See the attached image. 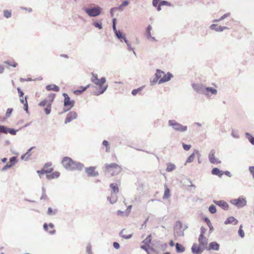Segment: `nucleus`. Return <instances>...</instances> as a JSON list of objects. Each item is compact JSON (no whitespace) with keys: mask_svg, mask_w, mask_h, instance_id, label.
I'll list each match as a JSON object with an SVG mask.
<instances>
[{"mask_svg":"<svg viewBox=\"0 0 254 254\" xmlns=\"http://www.w3.org/2000/svg\"><path fill=\"white\" fill-rule=\"evenodd\" d=\"M62 164L64 168L68 171H81L84 167V165L82 163L75 161L69 157H64L62 161Z\"/></svg>","mask_w":254,"mask_h":254,"instance_id":"1","label":"nucleus"},{"mask_svg":"<svg viewBox=\"0 0 254 254\" xmlns=\"http://www.w3.org/2000/svg\"><path fill=\"white\" fill-rule=\"evenodd\" d=\"M106 79L104 77H101L100 79H97V80L94 81L93 83L96 85L99 86V90L96 91L94 93V95L98 96L103 94L108 88V85H104L106 82Z\"/></svg>","mask_w":254,"mask_h":254,"instance_id":"2","label":"nucleus"},{"mask_svg":"<svg viewBox=\"0 0 254 254\" xmlns=\"http://www.w3.org/2000/svg\"><path fill=\"white\" fill-rule=\"evenodd\" d=\"M94 6L83 8L85 12L90 17H97L100 15L102 8L98 5L92 4Z\"/></svg>","mask_w":254,"mask_h":254,"instance_id":"3","label":"nucleus"},{"mask_svg":"<svg viewBox=\"0 0 254 254\" xmlns=\"http://www.w3.org/2000/svg\"><path fill=\"white\" fill-rule=\"evenodd\" d=\"M168 126L177 131L185 132L187 130V126H184L178 123L176 120H171L168 121Z\"/></svg>","mask_w":254,"mask_h":254,"instance_id":"4","label":"nucleus"},{"mask_svg":"<svg viewBox=\"0 0 254 254\" xmlns=\"http://www.w3.org/2000/svg\"><path fill=\"white\" fill-rule=\"evenodd\" d=\"M63 96L64 97V105L67 109H64L63 113L66 112L70 110L75 104V101L71 100L67 94L64 93Z\"/></svg>","mask_w":254,"mask_h":254,"instance_id":"5","label":"nucleus"},{"mask_svg":"<svg viewBox=\"0 0 254 254\" xmlns=\"http://www.w3.org/2000/svg\"><path fill=\"white\" fill-rule=\"evenodd\" d=\"M174 234L175 237H182L184 236L183 224L180 220L176 221L174 226Z\"/></svg>","mask_w":254,"mask_h":254,"instance_id":"6","label":"nucleus"},{"mask_svg":"<svg viewBox=\"0 0 254 254\" xmlns=\"http://www.w3.org/2000/svg\"><path fill=\"white\" fill-rule=\"evenodd\" d=\"M230 202L238 208L243 207L247 204V201L242 197H239L237 199H231Z\"/></svg>","mask_w":254,"mask_h":254,"instance_id":"7","label":"nucleus"},{"mask_svg":"<svg viewBox=\"0 0 254 254\" xmlns=\"http://www.w3.org/2000/svg\"><path fill=\"white\" fill-rule=\"evenodd\" d=\"M18 162V160L17 157L13 156L9 158V162L4 165L1 169L2 171H5L7 169L10 168L12 166H13L15 164H16Z\"/></svg>","mask_w":254,"mask_h":254,"instance_id":"8","label":"nucleus"},{"mask_svg":"<svg viewBox=\"0 0 254 254\" xmlns=\"http://www.w3.org/2000/svg\"><path fill=\"white\" fill-rule=\"evenodd\" d=\"M192 87L197 93L207 95L205 93V87L201 84L193 83L191 84Z\"/></svg>","mask_w":254,"mask_h":254,"instance_id":"9","label":"nucleus"},{"mask_svg":"<svg viewBox=\"0 0 254 254\" xmlns=\"http://www.w3.org/2000/svg\"><path fill=\"white\" fill-rule=\"evenodd\" d=\"M96 167L91 166L85 168V172L87 173V176L89 177H97L99 175L98 172L95 171Z\"/></svg>","mask_w":254,"mask_h":254,"instance_id":"10","label":"nucleus"},{"mask_svg":"<svg viewBox=\"0 0 254 254\" xmlns=\"http://www.w3.org/2000/svg\"><path fill=\"white\" fill-rule=\"evenodd\" d=\"M77 114L75 111H70L66 115L64 123L65 124L71 122L72 120L77 119Z\"/></svg>","mask_w":254,"mask_h":254,"instance_id":"11","label":"nucleus"},{"mask_svg":"<svg viewBox=\"0 0 254 254\" xmlns=\"http://www.w3.org/2000/svg\"><path fill=\"white\" fill-rule=\"evenodd\" d=\"M215 152L214 149H212L210 151L209 155H208L209 160L211 164H216H216L220 163L221 161H219L216 158H215Z\"/></svg>","mask_w":254,"mask_h":254,"instance_id":"12","label":"nucleus"},{"mask_svg":"<svg viewBox=\"0 0 254 254\" xmlns=\"http://www.w3.org/2000/svg\"><path fill=\"white\" fill-rule=\"evenodd\" d=\"M163 74V76L158 81L159 84L169 81L173 77V74L170 72H168L167 74Z\"/></svg>","mask_w":254,"mask_h":254,"instance_id":"13","label":"nucleus"},{"mask_svg":"<svg viewBox=\"0 0 254 254\" xmlns=\"http://www.w3.org/2000/svg\"><path fill=\"white\" fill-rule=\"evenodd\" d=\"M191 252L193 254H201L203 252L204 248L198 246L196 244L194 243L191 248Z\"/></svg>","mask_w":254,"mask_h":254,"instance_id":"14","label":"nucleus"},{"mask_svg":"<svg viewBox=\"0 0 254 254\" xmlns=\"http://www.w3.org/2000/svg\"><path fill=\"white\" fill-rule=\"evenodd\" d=\"M213 202L224 210H227L229 208V204L224 200H214Z\"/></svg>","mask_w":254,"mask_h":254,"instance_id":"15","label":"nucleus"},{"mask_svg":"<svg viewBox=\"0 0 254 254\" xmlns=\"http://www.w3.org/2000/svg\"><path fill=\"white\" fill-rule=\"evenodd\" d=\"M211 30H215L216 32H222L224 30L229 29L226 26H218L215 24H212L209 26Z\"/></svg>","mask_w":254,"mask_h":254,"instance_id":"16","label":"nucleus"},{"mask_svg":"<svg viewBox=\"0 0 254 254\" xmlns=\"http://www.w3.org/2000/svg\"><path fill=\"white\" fill-rule=\"evenodd\" d=\"M115 36L116 38L120 41L121 42H124L125 43H127V42L128 41L126 37V34L121 31H120L119 33H117Z\"/></svg>","mask_w":254,"mask_h":254,"instance_id":"17","label":"nucleus"},{"mask_svg":"<svg viewBox=\"0 0 254 254\" xmlns=\"http://www.w3.org/2000/svg\"><path fill=\"white\" fill-rule=\"evenodd\" d=\"M219 245L216 242H212L209 244L208 247L206 248L207 250L218 251L219 249Z\"/></svg>","mask_w":254,"mask_h":254,"instance_id":"18","label":"nucleus"},{"mask_svg":"<svg viewBox=\"0 0 254 254\" xmlns=\"http://www.w3.org/2000/svg\"><path fill=\"white\" fill-rule=\"evenodd\" d=\"M2 128L3 129L2 131H4V133L6 134L9 133L11 135H15L17 131V130L12 128H8L5 126H3V127H2Z\"/></svg>","mask_w":254,"mask_h":254,"instance_id":"19","label":"nucleus"},{"mask_svg":"<svg viewBox=\"0 0 254 254\" xmlns=\"http://www.w3.org/2000/svg\"><path fill=\"white\" fill-rule=\"evenodd\" d=\"M198 241L199 245L204 249L208 243V239L204 236H202L201 238L199 236Z\"/></svg>","mask_w":254,"mask_h":254,"instance_id":"20","label":"nucleus"},{"mask_svg":"<svg viewBox=\"0 0 254 254\" xmlns=\"http://www.w3.org/2000/svg\"><path fill=\"white\" fill-rule=\"evenodd\" d=\"M238 223V221L233 216L229 217L226 219V220L224 222V224L226 225L232 224L234 225L237 224Z\"/></svg>","mask_w":254,"mask_h":254,"instance_id":"21","label":"nucleus"},{"mask_svg":"<svg viewBox=\"0 0 254 254\" xmlns=\"http://www.w3.org/2000/svg\"><path fill=\"white\" fill-rule=\"evenodd\" d=\"M128 4H129V1L128 0H125V1H123V2L118 6L112 7V10H120V11H122L123 10V7L124 6L128 5Z\"/></svg>","mask_w":254,"mask_h":254,"instance_id":"22","label":"nucleus"},{"mask_svg":"<svg viewBox=\"0 0 254 254\" xmlns=\"http://www.w3.org/2000/svg\"><path fill=\"white\" fill-rule=\"evenodd\" d=\"M211 173L212 175L217 176L219 177H221L223 176V171L216 167L212 169Z\"/></svg>","mask_w":254,"mask_h":254,"instance_id":"23","label":"nucleus"},{"mask_svg":"<svg viewBox=\"0 0 254 254\" xmlns=\"http://www.w3.org/2000/svg\"><path fill=\"white\" fill-rule=\"evenodd\" d=\"M46 89L48 91L53 90L56 92H58L60 90V88L55 84H49L46 86Z\"/></svg>","mask_w":254,"mask_h":254,"instance_id":"24","label":"nucleus"},{"mask_svg":"<svg viewBox=\"0 0 254 254\" xmlns=\"http://www.w3.org/2000/svg\"><path fill=\"white\" fill-rule=\"evenodd\" d=\"M53 171V168H51L47 169V170L43 169L41 170H38L37 171V173L39 174L40 177L41 178V174H46L47 175V174L51 173Z\"/></svg>","mask_w":254,"mask_h":254,"instance_id":"25","label":"nucleus"},{"mask_svg":"<svg viewBox=\"0 0 254 254\" xmlns=\"http://www.w3.org/2000/svg\"><path fill=\"white\" fill-rule=\"evenodd\" d=\"M176 252L178 253H183L185 251V247L180 243H176L175 244Z\"/></svg>","mask_w":254,"mask_h":254,"instance_id":"26","label":"nucleus"},{"mask_svg":"<svg viewBox=\"0 0 254 254\" xmlns=\"http://www.w3.org/2000/svg\"><path fill=\"white\" fill-rule=\"evenodd\" d=\"M60 173L59 172H55L52 174H47L46 177L48 180L53 179L55 178H58L59 177Z\"/></svg>","mask_w":254,"mask_h":254,"instance_id":"27","label":"nucleus"},{"mask_svg":"<svg viewBox=\"0 0 254 254\" xmlns=\"http://www.w3.org/2000/svg\"><path fill=\"white\" fill-rule=\"evenodd\" d=\"M91 86L90 84H88L86 86L83 87L81 86V89H77L74 91V93L76 95H80L83 92L85 91L88 88Z\"/></svg>","mask_w":254,"mask_h":254,"instance_id":"28","label":"nucleus"},{"mask_svg":"<svg viewBox=\"0 0 254 254\" xmlns=\"http://www.w3.org/2000/svg\"><path fill=\"white\" fill-rule=\"evenodd\" d=\"M203 221L207 224L209 228V232L211 233L213 231V227L212 225L210 220L207 217H205L203 218Z\"/></svg>","mask_w":254,"mask_h":254,"instance_id":"29","label":"nucleus"},{"mask_svg":"<svg viewBox=\"0 0 254 254\" xmlns=\"http://www.w3.org/2000/svg\"><path fill=\"white\" fill-rule=\"evenodd\" d=\"M152 240V235L149 234L142 242L144 244L149 246Z\"/></svg>","mask_w":254,"mask_h":254,"instance_id":"30","label":"nucleus"},{"mask_svg":"<svg viewBox=\"0 0 254 254\" xmlns=\"http://www.w3.org/2000/svg\"><path fill=\"white\" fill-rule=\"evenodd\" d=\"M110 187L115 194L119 192V190L117 184L112 183L110 185Z\"/></svg>","mask_w":254,"mask_h":254,"instance_id":"31","label":"nucleus"},{"mask_svg":"<svg viewBox=\"0 0 254 254\" xmlns=\"http://www.w3.org/2000/svg\"><path fill=\"white\" fill-rule=\"evenodd\" d=\"M167 168L166 169V171L168 172H171L173 171L176 168V166L175 164L169 163L167 164Z\"/></svg>","mask_w":254,"mask_h":254,"instance_id":"32","label":"nucleus"},{"mask_svg":"<svg viewBox=\"0 0 254 254\" xmlns=\"http://www.w3.org/2000/svg\"><path fill=\"white\" fill-rule=\"evenodd\" d=\"M171 196L170 190V189L167 188L166 186L165 188L164 194L163 197V199H166L169 197Z\"/></svg>","mask_w":254,"mask_h":254,"instance_id":"33","label":"nucleus"},{"mask_svg":"<svg viewBox=\"0 0 254 254\" xmlns=\"http://www.w3.org/2000/svg\"><path fill=\"white\" fill-rule=\"evenodd\" d=\"M245 136L246 138L249 140V141L250 142V143L254 145V137L252 136L250 133L246 132L245 133Z\"/></svg>","mask_w":254,"mask_h":254,"instance_id":"34","label":"nucleus"},{"mask_svg":"<svg viewBox=\"0 0 254 254\" xmlns=\"http://www.w3.org/2000/svg\"><path fill=\"white\" fill-rule=\"evenodd\" d=\"M206 91L207 92H209L211 93V94L216 95L217 93V90L211 87H206L205 91Z\"/></svg>","mask_w":254,"mask_h":254,"instance_id":"35","label":"nucleus"},{"mask_svg":"<svg viewBox=\"0 0 254 254\" xmlns=\"http://www.w3.org/2000/svg\"><path fill=\"white\" fill-rule=\"evenodd\" d=\"M92 25L99 29L103 28L102 23L100 21H95L93 22Z\"/></svg>","mask_w":254,"mask_h":254,"instance_id":"36","label":"nucleus"},{"mask_svg":"<svg viewBox=\"0 0 254 254\" xmlns=\"http://www.w3.org/2000/svg\"><path fill=\"white\" fill-rule=\"evenodd\" d=\"M163 74H164V71H163L162 70H161V69H156V73L155 74V76L158 78V79H160L161 78H162V75Z\"/></svg>","mask_w":254,"mask_h":254,"instance_id":"37","label":"nucleus"},{"mask_svg":"<svg viewBox=\"0 0 254 254\" xmlns=\"http://www.w3.org/2000/svg\"><path fill=\"white\" fill-rule=\"evenodd\" d=\"M102 145L106 147V152H110V144L109 142L106 140H104L102 142Z\"/></svg>","mask_w":254,"mask_h":254,"instance_id":"38","label":"nucleus"},{"mask_svg":"<svg viewBox=\"0 0 254 254\" xmlns=\"http://www.w3.org/2000/svg\"><path fill=\"white\" fill-rule=\"evenodd\" d=\"M58 210L57 209L53 210L51 207H49L48 209L47 214L49 215H55L57 213Z\"/></svg>","mask_w":254,"mask_h":254,"instance_id":"39","label":"nucleus"},{"mask_svg":"<svg viewBox=\"0 0 254 254\" xmlns=\"http://www.w3.org/2000/svg\"><path fill=\"white\" fill-rule=\"evenodd\" d=\"M34 148L35 147H31V148L27 150V152L25 153V155H26V157L25 159V161H28L30 159V157L31 155V153L30 152L31 150Z\"/></svg>","mask_w":254,"mask_h":254,"instance_id":"40","label":"nucleus"},{"mask_svg":"<svg viewBox=\"0 0 254 254\" xmlns=\"http://www.w3.org/2000/svg\"><path fill=\"white\" fill-rule=\"evenodd\" d=\"M52 104L48 103L46 108L44 109V111L46 115H49L51 112Z\"/></svg>","mask_w":254,"mask_h":254,"instance_id":"41","label":"nucleus"},{"mask_svg":"<svg viewBox=\"0 0 254 254\" xmlns=\"http://www.w3.org/2000/svg\"><path fill=\"white\" fill-rule=\"evenodd\" d=\"M194 156H195V153H192L190 155V156H189L186 161V164L187 163H191L192 162L193 160H194Z\"/></svg>","mask_w":254,"mask_h":254,"instance_id":"42","label":"nucleus"},{"mask_svg":"<svg viewBox=\"0 0 254 254\" xmlns=\"http://www.w3.org/2000/svg\"><path fill=\"white\" fill-rule=\"evenodd\" d=\"M209 211L211 214H214L216 212V206L213 204H211L208 208Z\"/></svg>","mask_w":254,"mask_h":254,"instance_id":"43","label":"nucleus"},{"mask_svg":"<svg viewBox=\"0 0 254 254\" xmlns=\"http://www.w3.org/2000/svg\"><path fill=\"white\" fill-rule=\"evenodd\" d=\"M118 166H119V165L115 163L106 165V168L107 169H109V168H116Z\"/></svg>","mask_w":254,"mask_h":254,"instance_id":"44","label":"nucleus"},{"mask_svg":"<svg viewBox=\"0 0 254 254\" xmlns=\"http://www.w3.org/2000/svg\"><path fill=\"white\" fill-rule=\"evenodd\" d=\"M158 80H159V79H158L154 75V77H151L150 79V85L152 86L155 85L157 83V82L158 81Z\"/></svg>","mask_w":254,"mask_h":254,"instance_id":"45","label":"nucleus"},{"mask_svg":"<svg viewBox=\"0 0 254 254\" xmlns=\"http://www.w3.org/2000/svg\"><path fill=\"white\" fill-rule=\"evenodd\" d=\"M3 15L5 17L8 18L11 16V11L9 10H4L3 11Z\"/></svg>","mask_w":254,"mask_h":254,"instance_id":"46","label":"nucleus"},{"mask_svg":"<svg viewBox=\"0 0 254 254\" xmlns=\"http://www.w3.org/2000/svg\"><path fill=\"white\" fill-rule=\"evenodd\" d=\"M242 227H243L242 225H241L239 227V229L238 230V234L240 237L244 238L245 236V233H244L243 230L242 229Z\"/></svg>","mask_w":254,"mask_h":254,"instance_id":"47","label":"nucleus"},{"mask_svg":"<svg viewBox=\"0 0 254 254\" xmlns=\"http://www.w3.org/2000/svg\"><path fill=\"white\" fill-rule=\"evenodd\" d=\"M142 89L143 87H141L137 89H134L132 90L131 91L132 95L133 96L136 95L139 92H140L142 90Z\"/></svg>","mask_w":254,"mask_h":254,"instance_id":"48","label":"nucleus"},{"mask_svg":"<svg viewBox=\"0 0 254 254\" xmlns=\"http://www.w3.org/2000/svg\"><path fill=\"white\" fill-rule=\"evenodd\" d=\"M55 96H56V94L55 93H51L49 95V98L50 99V100H48V101H49V103H51V104H52V103L55 98Z\"/></svg>","mask_w":254,"mask_h":254,"instance_id":"49","label":"nucleus"},{"mask_svg":"<svg viewBox=\"0 0 254 254\" xmlns=\"http://www.w3.org/2000/svg\"><path fill=\"white\" fill-rule=\"evenodd\" d=\"M48 103H49L48 100L45 99L43 101L40 102L38 104V105L39 106H41V107H44V106H47V105H48Z\"/></svg>","mask_w":254,"mask_h":254,"instance_id":"50","label":"nucleus"},{"mask_svg":"<svg viewBox=\"0 0 254 254\" xmlns=\"http://www.w3.org/2000/svg\"><path fill=\"white\" fill-rule=\"evenodd\" d=\"M25 103H24V110L26 111V112L28 114L29 113V112H28V102L27 100V97L25 96Z\"/></svg>","mask_w":254,"mask_h":254,"instance_id":"51","label":"nucleus"},{"mask_svg":"<svg viewBox=\"0 0 254 254\" xmlns=\"http://www.w3.org/2000/svg\"><path fill=\"white\" fill-rule=\"evenodd\" d=\"M160 6L167 5L171 6V4L166 0H161L160 1Z\"/></svg>","mask_w":254,"mask_h":254,"instance_id":"52","label":"nucleus"},{"mask_svg":"<svg viewBox=\"0 0 254 254\" xmlns=\"http://www.w3.org/2000/svg\"><path fill=\"white\" fill-rule=\"evenodd\" d=\"M86 251L87 254H92L91 245L90 243L87 244L86 248Z\"/></svg>","mask_w":254,"mask_h":254,"instance_id":"53","label":"nucleus"},{"mask_svg":"<svg viewBox=\"0 0 254 254\" xmlns=\"http://www.w3.org/2000/svg\"><path fill=\"white\" fill-rule=\"evenodd\" d=\"M127 43H125L127 44V50H128V51H133V54H134L135 55H136V53H135V51H134L133 48H132L131 47V44H130V43L129 42V41H127Z\"/></svg>","mask_w":254,"mask_h":254,"instance_id":"54","label":"nucleus"},{"mask_svg":"<svg viewBox=\"0 0 254 254\" xmlns=\"http://www.w3.org/2000/svg\"><path fill=\"white\" fill-rule=\"evenodd\" d=\"M13 111V109L12 108H8L6 110V112L5 114V117L6 118H8L10 115L11 114L12 112Z\"/></svg>","mask_w":254,"mask_h":254,"instance_id":"55","label":"nucleus"},{"mask_svg":"<svg viewBox=\"0 0 254 254\" xmlns=\"http://www.w3.org/2000/svg\"><path fill=\"white\" fill-rule=\"evenodd\" d=\"M206 230H207V229L206 228H205L204 227L202 226L200 228V234L199 236H200L201 238L202 236H204V234L205 233Z\"/></svg>","mask_w":254,"mask_h":254,"instance_id":"56","label":"nucleus"},{"mask_svg":"<svg viewBox=\"0 0 254 254\" xmlns=\"http://www.w3.org/2000/svg\"><path fill=\"white\" fill-rule=\"evenodd\" d=\"M182 145L184 149L186 151L190 150L191 148V145L190 144H186L184 143H183Z\"/></svg>","mask_w":254,"mask_h":254,"instance_id":"57","label":"nucleus"},{"mask_svg":"<svg viewBox=\"0 0 254 254\" xmlns=\"http://www.w3.org/2000/svg\"><path fill=\"white\" fill-rule=\"evenodd\" d=\"M249 170L251 174L252 175L253 179L254 180V166H250L249 167Z\"/></svg>","mask_w":254,"mask_h":254,"instance_id":"58","label":"nucleus"},{"mask_svg":"<svg viewBox=\"0 0 254 254\" xmlns=\"http://www.w3.org/2000/svg\"><path fill=\"white\" fill-rule=\"evenodd\" d=\"M92 77H91V80L92 82H94V81L97 80V79L98 78V75L97 74H95L93 72L92 73Z\"/></svg>","mask_w":254,"mask_h":254,"instance_id":"59","label":"nucleus"},{"mask_svg":"<svg viewBox=\"0 0 254 254\" xmlns=\"http://www.w3.org/2000/svg\"><path fill=\"white\" fill-rule=\"evenodd\" d=\"M231 135L234 137V138H239L240 137H239V135L238 134V133L236 132H235L234 130H232V132L231 133Z\"/></svg>","mask_w":254,"mask_h":254,"instance_id":"60","label":"nucleus"},{"mask_svg":"<svg viewBox=\"0 0 254 254\" xmlns=\"http://www.w3.org/2000/svg\"><path fill=\"white\" fill-rule=\"evenodd\" d=\"M5 63L9 65L12 66L14 67H15L17 65V64L16 63H11L9 61L5 62Z\"/></svg>","mask_w":254,"mask_h":254,"instance_id":"61","label":"nucleus"},{"mask_svg":"<svg viewBox=\"0 0 254 254\" xmlns=\"http://www.w3.org/2000/svg\"><path fill=\"white\" fill-rule=\"evenodd\" d=\"M161 0H153L152 1V5L154 7H157V5L159 4Z\"/></svg>","mask_w":254,"mask_h":254,"instance_id":"62","label":"nucleus"},{"mask_svg":"<svg viewBox=\"0 0 254 254\" xmlns=\"http://www.w3.org/2000/svg\"><path fill=\"white\" fill-rule=\"evenodd\" d=\"M107 199L110 201L111 204H114L117 201V198H113L112 199L110 197H107Z\"/></svg>","mask_w":254,"mask_h":254,"instance_id":"63","label":"nucleus"},{"mask_svg":"<svg viewBox=\"0 0 254 254\" xmlns=\"http://www.w3.org/2000/svg\"><path fill=\"white\" fill-rule=\"evenodd\" d=\"M17 90L18 93L19 94V97L20 98L21 97H23V96L24 95V92L21 90L20 88V87H18Z\"/></svg>","mask_w":254,"mask_h":254,"instance_id":"64","label":"nucleus"}]
</instances>
